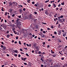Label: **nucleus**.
Segmentation results:
<instances>
[{
  "label": "nucleus",
  "mask_w": 67,
  "mask_h": 67,
  "mask_svg": "<svg viewBox=\"0 0 67 67\" xmlns=\"http://www.w3.org/2000/svg\"><path fill=\"white\" fill-rule=\"evenodd\" d=\"M62 5H64V2H63V3H61Z\"/></svg>",
  "instance_id": "nucleus-28"
},
{
  "label": "nucleus",
  "mask_w": 67,
  "mask_h": 67,
  "mask_svg": "<svg viewBox=\"0 0 67 67\" xmlns=\"http://www.w3.org/2000/svg\"><path fill=\"white\" fill-rule=\"evenodd\" d=\"M34 13L35 14H37V12H34Z\"/></svg>",
  "instance_id": "nucleus-38"
},
{
  "label": "nucleus",
  "mask_w": 67,
  "mask_h": 67,
  "mask_svg": "<svg viewBox=\"0 0 67 67\" xmlns=\"http://www.w3.org/2000/svg\"><path fill=\"white\" fill-rule=\"evenodd\" d=\"M15 16V14H13V15H12V17H13H13H14V16Z\"/></svg>",
  "instance_id": "nucleus-29"
},
{
  "label": "nucleus",
  "mask_w": 67,
  "mask_h": 67,
  "mask_svg": "<svg viewBox=\"0 0 67 67\" xmlns=\"http://www.w3.org/2000/svg\"><path fill=\"white\" fill-rule=\"evenodd\" d=\"M49 0H48V1H46L45 2V3H47V2H49Z\"/></svg>",
  "instance_id": "nucleus-26"
},
{
  "label": "nucleus",
  "mask_w": 67,
  "mask_h": 67,
  "mask_svg": "<svg viewBox=\"0 0 67 67\" xmlns=\"http://www.w3.org/2000/svg\"><path fill=\"white\" fill-rule=\"evenodd\" d=\"M62 19H58V21H59L60 22H63V21L62 20H61Z\"/></svg>",
  "instance_id": "nucleus-15"
},
{
  "label": "nucleus",
  "mask_w": 67,
  "mask_h": 67,
  "mask_svg": "<svg viewBox=\"0 0 67 67\" xmlns=\"http://www.w3.org/2000/svg\"><path fill=\"white\" fill-rule=\"evenodd\" d=\"M4 46H3V45H1V47H2V48H3V47H4Z\"/></svg>",
  "instance_id": "nucleus-61"
},
{
  "label": "nucleus",
  "mask_w": 67,
  "mask_h": 67,
  "mask_svg": "<svg viewBox=\"0 0 67 67\" xmlns=\"http://www.w3.org/2000/svg\"><path fill=\"white\" fill-rule=\"evenodd\" d=\"M63 15H61L58 18V19H60V18H63Z\"/></svg>",
  "instance_id": "nucleus-6"
},
{
  "label": "nucleus",
  "mask_w": 67,
  "mask_h": 67,
  "mask_svg": "<svg viewBox=\"0 0 67 67\" xmlns=\"http://www.w3.org/2000/svg\"><path fill=\"white\" fill-rule=\"evenodd\" d=\"M2 48L4 50L5 49V48H6L5 47V46H4L3 48Z\"/></svg>",
  "instance_id": "nucleus-17"
},
{
  "label": "nucleus",
  "mask_w": 67,
  "mask_h": 67,
  "mask_svg": "<svg viewBox=\"0 0 67 67\" xmlns=\"http://www.w3.org/2000/svg\"><path fill=\"white\" fill-rule=\"evenodd\" d=\"M38 25H37L36 26V29H38Z\"/></svg>",
  "instance_id": "nucleus-21"
},
{
  "label": "nucleus",
  "mask_w": 67,
  "mask_h": 67,
  "mask_svg": "<svg viewBox=\"0 0 67 67\" xmlns=\"http://www.w3.org/2000/svg\"><path fill=\"white\" fill-rule=\"evenodd\" d=\"M63 36H66V35H65L64 34V33H63Z\"/></svg>",
  "instance_id": "nucleus-44"
},
{
  "label": "nucleus",
  "mask_w": 67,
  "mask_h": 67,
  "mask_svg": "<svg viewBox=\"0 0 67 67\" xmlns=\"http://www.w3.org/2000/svg\"><path fill=\"white\" fill-rule=\"evenodd\" d=\"M2 9H1L2 11H4V10L3 9V7H2Z\"/></svg>",
  "instance_id": "nucleus-25"
},
{
  "label": "nucleus",
  "mask_w": 67,
  "mask_h": 67,
  "mask_svg": "<svg viewBox=\"0 0 67 67\" xmlns=\"http://www.w3.org/2000/svg\"><path fill=\"white\" fill-rule=\"evenodd\" d=\"M45 13L46 14V15H48V12L47 11H46L45 12Z\"/></svg>",
  "instance_id": "nucleus-8"
},
{
  "label": "nucleus",
  "mask_w": 67,
  "mask_h": 67,
  "mask_svg": "<svg viewBox=\"0 0 67 67\" xmlns=\"http://www.w3.org/2000/svg\"><path fill=\"white\" fill-rule=\"evenodd\" d=\"M19 57H21V55H20V54H19L18 55V56Z\"/></svg>",
  "instance_id": "nucleus-59"
},
{
  "label": "nucleus",
  "mask_w": 67,
  "mask_h": 67,
  "mask_svg": "<svg viewBox=\"0 0 67 67\" xmlns=\"http://www.w3.org/2000/svg\"><path fill=\"white\" fill-rule=\"evenodd\" d=\"M54 34L56 35L57 34V32H56L55 31L54 32Z\"/></svg>",
  "instance_id": "nucleus-43"
},
{
  "label": "nucleus",
  "mask_w": 67,
  "mask_h": 67,
  "mask_svg": "<svg viewBox=\"0 0 67 67\" xmlns=\"http://www.w3.org/2000/svg\"><path fill=\"white\" fill-rule=\"evenodd\" d=\"M63 9V8H60L59 9V10H60V11H61V10H62V11H63V9Z\"/></svg>",
  "instance_id": "nucleus-30"
},
{
  "label": "nucleus",
  "mask_w": 67,
  "mask_h": 67,
  "mask_svg": "<svg viewBox=\"0 0 67 67\" xmlns=\"http://www.w3.org/2000/svg\"><path fill=\"white\" fill-rule=\"evenodd\" d=\"M62 32H63V33H64L65 32V31H64V30H62Z\"/></svg>",
  "instance_id": "nucleus-53"
},
{
  "label": "nucleus",
  "mask_w": 67,
  "mask_h": 67,
  "mask_svg": "<svg viewBox=\"0 0 67 67\" xmlns=\"http://www.w3.org/2000/svg\"><path fill=\"white\" fill-rule=\"evenodd\" d=\"M61 4H59L58 5V7H60V6Z\"/></svg>",
  "instance_id": "nucleus-63"
},
{
  "label": "nucleus",
  "mask_w": 67,
  "mask_h": 67,
  "mask_svg": "<svg viewBox=\"0 0 67 67\" xmlns=\"http://www.w3.org/2000/svg\"><path fill=\"white\" fill-rule=\"evenodd\" d=\"M26 10V9H25V8H24L23 9V10L24 11H25Z\"/></svg>",
  "instance_id": "nucleus-60"
},
{
  "label": "nucleus",
  "mask_w": 67,
  "mask_h": 67,
  "mask_svg": "<svg viewBox=\"0 0 67 67\" xmlns=\"http://www.w3.org/2000/svg\"><path fill=\"white\" fill-rule=\"evenodd\" d=\"M13 6L15 7L18 5V3L15 2H13Z\"/></svg>",
  "instance_id": "nucleus-2"
},
{
  "label": "nucleus",
  "mask_w": 67,
  "mask_h": 67,
  "mask_svg": "<svg viewBox=\"0 0 67 67\" xmlns=\"http://www.w3.org/2000/svg\"><path fill=\"white\" fill-rule=\"evenodd\" d=\"M16 23H18L19 22V20H20V19H19V18H17L16 19Z\"/></svg>",
  "instance_id": "nucleus-5"
},
{
  "label": "nucleus",
  "mask_w": 67,
  "mask_h": 67,
  "mask_svg": "<svg viewBox=\"0 0 67 67\" xmlns=\"http://www.w3.org/2000/svg\"><path fill=\"white\" fill-rule=\"evenodd\" d=\"M62 19L63 20L62 22H64V21H65V19Z\"/></svg>",
  "instance_id": "nucleus-48"
},
{
  "label": "nucleus",
  "mask_w": 67,
  "mask_h": 67,
  "mask_svg": "<svg viewBox=\"0 0 67 67\" xmlns=\"http://www.w3.org/2000/svg\"><path fill=\"white\" fill-rule=\"evenodd\" d=\"M14 33L15 34H17V33L16 32H15V31H14Z\"/></svg>",
  "instance_id": "nucleus-32"
},
{
  "label": "nucleus",
  "mask_w": 67,
  "mask_h": 67,
  "mask_svg": "<svg viewBox=\"0 0 67 67\" xmlns=\"http://www.w3.org/2000/svg\"><path fill=\"white\" fill-rule=\"evenodd\" d=\"M2 28L1 27L0 25V30H1V31H2Z\"/></svg>",
  "instance_id": "nucleus-31"
},
{
  "label": "nucleus",
  "mask_w": 67,
  "mask_h": 67,
  "mask_svg": "<svg viewBox=\"0 0 67 67\" xmlns=\"http://www.w3.org/2000/svg\"><path fill=\"white\" fill-rule=\"evenodd\" d=\"M13 31H14V30H15V27H13V28L12 29Z\"/></svg>",
  "instance_id": "nucleus-20"
},
{
  "label": "nucleus",
  "mask_w": 67,
  "mask_h": 67,
  "mask_svg": "<svg viewBox=\"0 0 67 67\" xmlns=\"http://www.w3.org/2000/svg\"><path fill=\"white\" fill-rule=\"evenodd\" d=\"M20 51H21V52H22V51H23V49H22V48H20Z\"/></svg>",
  "instance_id": "nucleus-45"
},
{
  "label": "nucleus",
  "mask_w": 67,
  "mask_h": 67,
  "mask_svg": "<svg viewBox=\"0 0 67 67\" xmlns=\"http://www.w3.org/2000/svg\"><path fill=\"white\" fill-rule=\"evenodd\" d=\"M33 45L34 46V47H35V46H36V44H34Z\"/></svg>",
  "instance_id": "nucleus-37"
},
{
  "label": "nucleus",
  "mask_w": 67,
  "mask_h": 67,
  "mask_svg": "<svg viewBox=\"0 0 67 67\" xmlns=\"http://www.w3.org/2000/svg\"><path fill=\"white\" fill-rule=\"evenodd\" d=\"M42 44H43V45L45 44V42H43Z\"/></svg>",
  "instance_id": "nucleus-39"
},
{
  "label": "nucleus",
  "mask_w": 67,
  "mask_h": 67,
  "mask_svg": "<svg viewBox=\"0 0 67 67\" xmlns=\"http://www.w3.org/2000/svg\"><path fill=\"white\" fill-rule=\"evenodd\" d=\"M41 53H42V52H41V51H39L38 52V54H41Z\"/></svg>",
  "instance_id": "nucleus-27"
},
{
  "label": "nucleus",
  "mask_w": 67,
  "mask_h": 67,
  "mask_svg": "<svg viewBox=\"0 0 67 67\" xmlns=\"http://www.w3.org/2000/svg\"><path fill=\"white\" fill-rule=\"evenodd\" d=\"M53 6L54 7V8H56V5L54 3H53Z\"/></svg>",
  "instance_id": "nucleus-14"
},
{
  "label": "nucleus",
  "mask_w": 67,
  "mask_h": 67,
  "mask_svg": "<svg viewBox=\"0 0 67 67\" xmlns=\"http://www.w3.org/2000/svg\"><path fill=\"white\" fill-rule=\"evenodd\" d=\"M10 26H13V27H15V24H13L12 25H10Z\"/></svg>",
  "instance_id": "nucleus-10"
},
{
  "label": "nucleus",
  "mask_w": 67,
  "mask_h": 67,
  "mask_svg": "<svg viewBox=\"0 0 67 67\" xmlns=\"http://www.w3.org/2000/svg\"><path fill=\"white\" fill-rule=\"evenodd\" d=\"M58 14V13H56L55 14V15H54V18H56V17H57V16H56Z\"/></svg>",
  "instance_id": "nucleus-9"
},
{
  "label": "nucleus",
  "mask_w": 67,
  "mask_h": 67,
  "mask_svg": "<svg viewBox=\"0 0 67 67\" xmlns=\"http://www.w3.org/2000/svg\"><path fill=\"white\" fill-rule=\"evenodd\" d=\"M29 35H30V36H31V35H32V34H31V33H30L29 34Z\"/></svg>",
  "instance_id": "nucleus-55"
},
{
  "label": "nucleus",
  "mask_w": 67,
  "mask_h": 67,
  "mask_svg": "<svg viewBox=\"0 0 67 67\" xmlns=\"http://www.w3.org/2000/svg\"><path fill=\"white\" fill-rule=\"evenodd\" d=\"M14 56H15V57H16V56H18V55H17V54H14Z\"/></svg>",
  "instance_id": "nucleus-33"
},
{
  "label": "nucleus",
  "mask_w": 67,
  "mask_h": 67,
  "mask_svg": "<svg viewBox=\"0 0 67 67\" xmlns=\"http://www.w3.org/2000/svg\"><path fill=\"white\" fill-rule=\"evenodd\" d=\"M3 19H1V22H3Z\"/></svg>",
  "instance_id": "nucleus-46"
},
{
  "label": "nucleus",
  "mask_w": 67,
  "mask_h": 67,
  "mask_svg": "<svg viewBox=\"0 0 67 67\" xmlns=\"http://www.w3.org/2000/svg\"><path fill=\"white\" fill-rule=\"evenodd\" d=\"M13 10V9H10L9 10V12H10L11 13H12Z\"/></svg>",
  "instance_id": "nucleus-4"
},
{
  "label": "nucleus",
  "mask_w": 67,
  "mask_h": 67,
  "mask_svg": "<svg viewBox=\"0 0 67 67\" xmlns=\"http://www.w3.org/2000/svg\"><path fill=\"white\" fill-rule=\"evenodd\" d=\"M8 17L9 19H10V15H8Z\"/></svg>",
  "instance_id": "nucleus-51"
},
{
  "label": "nucleus",
  "mask_w": 67,
  "mask_h": 67,
  "mask_svg": "<svg viewBox=\"0 0 67 67\" xmlns=\"http://www.w3.org/2000/svg\"><path fill=\"white\" fill-rule=\"evenodd\" d=\"M19 43L20 45H21V41H19Z\"/></svg>",
  "instance_id": "nucleus-24"
},
{
  "label": "nucleus",
  "mask_w": 67,
  "mask_h": 67,
  "mask_svg": "<svg viewBox=\"0 0 67 67\" xmlns=\"http://www.w3.org/2000/svg\"><path fill=\"white\" fill-rule=\"evenodd\" d=\"M26 55L27 56H28V57H29V54H28L27 53H26Z\"/></svg>",
  "instance_id": "nucleus-35"
},
{
  "label": "nucleus",
  "mask_w": 67,
  "mask_h": 67,
  "mask_svg": "<svg viewBox=\"0 0 67 67\" xmlns=\"http://www.w3.org/2000/svg\"><path fill=\"white\" fill-rule=\"evenodd\" d=\"M35 3V2H32V4H34Z\"/></svg>",
  "instance_id": "nucleus-50"
},
{
  "label": "nucleus",
  "mask_w": 67,
  "mask_h": 67,
  "mask_svg": "<svg viewBox=\"0 0 67 67\" xmlns=\"http://www.w3.org/2000/svg\"><path fill=\"white\" fill-rule=\"evenodd\" d=\"M47 30H51V29H50V28H47Z\"/></svg>",
  "instance_id": "nucleus-58"
},
{
  "label": "nucleus",
  "mask_w": 67,
  "mask_h": 67,
  "mask_svg": "<svg viewBox=\"0 0 67 67\" xmlns=\"http://www.w3.org/2000/svg\"><path fill=\"white\" fill-rule=\"evenodd\" d=\"M1 26L2 27H3L4 28V29L5 30V29L7 28V27L5 26V24L4 23H3L2 24V25L1 24Z\"/></svg>",
  "instance_id": "nucleus-1"
},
{
  "label": "nucleus",
  "mask_w": 67,
  "mask_h": 67,
  "mask_svg": "<svg viewBox=\"0 0 67 67\" xmlns=\"http://www.w3.org/2000/svg\"><path fill=\"white\" fill-rule=\"evenodd\" d=\"M7 31V33H5V34H7H7H9V31L8 30Z\"/></svg>",
  "instance_id": "nucleus-41"
},
{
  "label": "nucleus",
  "mask_w": 67,
  "mask_h": 67,
  "mask_svg": "<svg viewBox=\"0 0 67 67\" xmlns=\"http://www.w3.org/2000/svg\"><path fill=\"white\" fill-rule=\"evenodd\" d=\"M32 53H34V51L33 50L32 51Z\"/></svg>",
  "instance_id": "nucleus-64"
},
{
  "label": "nucleus",
  "mask_w": 67,
  "mask_h": 67,
  "mask_svg": "<svg viewBox=\"0 0 67 67\" xmlns=\"http://www.w3.org/2000/svg\"><path fill=\"white\" fill-rule=\"evenodd\" d=\"M16 40H18V36H16Z\"/></svg>",
  "instance_id": "nucleus-56"
},
{
  "label": "nucleus",
  "mask_w": 67,
  "mask_h": 67,
  "mask_svg": "<svg viewBox=\"0 0 67 67\" xmlns=\"http://www.w3.org/2000/svg\"><path fill=\"white\" fill-rule=\"evenodd\" d=\"M25 31H26V30H25L24 29H23V32H25Z\"/></svg>",
  "instance_id": "nucleus-47"
},
{
  "label": "nucleus",
  "mask_w": 67,
  "mask_h": 67,
  "mask_svg": "<svg viewBox=\"0 0 67 67\" xmlns=\"http://www.w3.org/2000/svg\"><path fill=\"white\" fill-rule=\"evenodd\" d=\"M9 6H10V5H12V3L11 2H10L9 3Z\"/></svg>",
  "instance_id": "nucleus-13"
},
{
  "label": "nucleus",
  "mask_w": 67,
  "mask_h": 67,
  "mask_svg": "<svg viewBox=\"0 0 67 67\" xmlns=\"http://www.w3.org/2000/svg\"><path fill=\"white\" fill-rule=\"evenodd\" d=\"M30 0H29L27 1V2L28 3H30Z\"/></svg>",
  "instance_id": "nucleus-40"
},
{
  "label": "nucleus",
  "mask_w": 67,
  "mask_h": 67,
  "mask_svg": "<svg viewBox=\"0 0 67 67\" xmlns=\"http://www.w3.org/2000/svg\"><path fill=\"white\" fill-rule=\"evenodd\" d=\"M5 15H7V12H6L5 13Z\"/></svg>",
  "instance_id": "nucleus-62"
},
{
  "label": "nucleus",
  "mask_w": 67,
  "mask_h": 67,
  "mask_svg": "<svg viewBox=\"0 0 67 67\" xmlns=\"http://www.w3.org/2000/svg\"><path fill=\"white\" fill-rule=\"evenodd\" d=\"M18 17V18H21V15L19 16Z\"/></svg>",
  "instance_id": "nucleus-54"
},
{
  "label": "nucleus",
  "mask_w": 67,
  "mask_h": 67,
  "mask_svg": "<svg viewBox=\"0 0 67 67\" xmlns=\"http://www.w3.org/2000/svg\"><path fill=\"white\" fill-rule=\"evenodd\" d=\"M58 23H59V22L58 21H57V23L56 24L57 25L58 24Z\"/></svg>",
  "instance_id": "nucleus-52"
},
{
  "label": "nucleus",
  "mask_w": 67,
  "mask_h": 67,
  "mask_svg": "<svg viewBox=\"0 0 67 67\" xmlns=\"http://www.w3.org/2000/svg\"><path fill=\"white\" fill-rule=\"evenodd\" d=\"M14 52H15V53H18V51L17 50H15L14 51Z\"/></svg>",
  "instance_id": "nucleus-18"
},
{
  "label": "nucleus",
  "mask_w": 67,
  "mask_h": 67,
  "mask_svg": "<svg viewBox=\"0 0 67 67\" xmlns=\"http://www.w3.org/2000/svg\"><path fill=\"white\" fill-rule=\"evenodd\" d=\"M24 65H27V63H24Z\"/></svg>",
  "instance_id": "nucleus-49"
},
{
  "label": "nucleus",
  "mask_w": 67,
  "mask_h": 67,
  "mask_svg": "<svg viewBox=\"0 0 67 67\" xmlns=\"http://www.w3.org/2000/svg\"><path fill=\"white\" fill-rule=\"evenodd\" d=\"M34 36H35V35H32V37H34Z\"/></svg>",
  "instance_id": "nucleus-57"
},
{
  "label": "nucleus",
  "mask_w": 67,
  "mask_h": 67,
  "mask_svg": "<svg viewBox=\"0 0 67 67\" xmlns=\"http://www.w3.org/2000/svg\"><path fill=\"white\" fill-rule=\"evenodd\" d=\"M52 51V50H51L52 54H54V51Z\"/></svg>",
  "instance_id": "nucleus-19"
},
{
  "label": "nucleus",
  "mask_w": 67,
  "mask_h": 67,
  "mask_svg": "<svg viewBox=\"0 0 67 67\" xmlns=\"http://www.w3.org/2000/svg\"><path fill=\"white\" fill-rule=\"evenodd\" d=\"M19 11H20V13H22V9H19Z\"/></svg>",
  "instance_id": "nucleus-16"
},
{
  "label": "nucleus",
  "mask_w": 67,
  "mask_h": 67,
  "mask_svg": "<svg viewBox=\"0 0 67 67\" xmlns=\"http://www.w3.org/2000/svg\"><path fill=\"white\" fill-rule=\"evenodd\" d=\"M36 47V50H35L36 51H39V48L38 47Z\"/></svg>",
  "instance_id": "nucleus-7"
},
{
  "label": "nucleus",
  "mask_w": 67,
  "mask_h": 67,
  "mask_svg": "<svg viewBox=\"0 0 67 67\" xmlns=\"http://www.w3.org/2000/svg\"><path fill=\"white\" fill-rule=\"evenodd\" d=\"M61 31H62V30H60L58 31V34L59 35H60L61 34L62 32Z\"/></svg>",
  "instance_id": "nucleus-3"
},
{
  "label": "nucleus",
  "mask_w": 67,
  "mask_h": 67,
  "mask_svg": "<svg viewBox=\"0 0 67 67\" xmlns=\"http://www.w3.org/2000/svg\"><path fill=\"white\" fill-rule=\"evenodd\" d=\"M42 23V24H46V23Z\"/></svg>",
  "instance_id": "nucleus-34"
},
{
  "label": "nucleus",
  "mask_w": 67,
  "mask_h": 67,
  "mask_svg": "<svg viewBox=\"0 0 67 67\" xmlns=\"http://www.w3.org/2000/svg\"><path fill=\"white\" fill-rule=\"evenodd\" d=\"M41 35V36L42 37H44L45 38V35H43H43Z\"/></svg>",
  "instance_id": "nucleus-12"
},
{
  "label": "nucleus",
  "mask_w": 67,
  "mask_h": 67,
  "mask_svg": "<svg viewBox=\"0 0 67 67\" xmlns=\"http://www.w3.org/2000/svg\"><path fill=\"white\" fill-rule=\"evenodd\" d=\"M51 55H52V56H53V57H56V55H53V54H52Z\"/></svg>",
  "instance_id": "nucleus-23"
},
{
  "label": "nucleus",
  "mask_w": 67,
  "mask_h": 67,
  "mask_svg": "<svg viewBox=\"0 0 67 67\" xmlns=\"http://www.w3.org/2000/svg\"><path fill=\"white\" fill-rule=\"evenodd\" d=\"M41 60H42V62H43V58H41Z\"/></svg>",
  "instance_id": "nucleus-22"
},
{
  "label": "nucleus",
  "mask_w": 67,
  "mask_h": 67,
  "mask_svg": "<svg viewBox=\"0 0 67 67\" xmlns=\"http://www.w3.org/2000/svg\"><path fill=\"white\" fill-rule=\"evenodd\" d=\"M43 33L44 34H45V33H46V32H45V31H43Z\"/></svg>",
  "instance_id": "nucleus-42"
},
{
  "label": "nucleus",
  "mask_w": 67,
  "mask_h": 67,
  "mask_svg": "<svg viewBox=\"0 0 67 67\" xmlns=\"http://www.w3.org/2000/svg\"><path fill=\"white\" fill-rule=\"evenodd\" d=\"M10 37V35L9 34L7 35V38H9Z\"/></svg>",
  "instance_id": "nucleus-11"
},
{
  "label": "nucleus",
  "mask_w": 67,
  "mask_h": 67,
  "mask_svg": "<svg viewBox=\"0 0 67 67\" xmlns=\"http://www.w3.org/2000/svg\"><path fill=\"white\" fill-rule=\"evenodd\" d=\"M60 24H59V26H58V27H59V28H60Z\"/></svg>",
  "instance_id": "nucleus-36"
}]
</instances>
